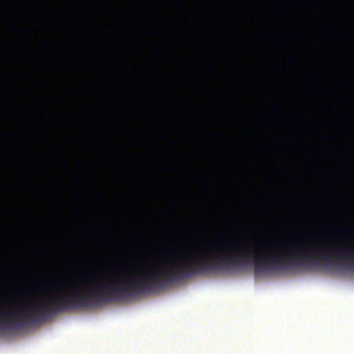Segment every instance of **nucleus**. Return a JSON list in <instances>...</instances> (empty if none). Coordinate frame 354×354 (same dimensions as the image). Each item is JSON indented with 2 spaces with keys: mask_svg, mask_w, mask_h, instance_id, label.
<instances>
[{
  "mask_svg": "<svg viewBox=\"0 0 354 354\" xmlns=\"http://www.w3.org/2000/svg\"><path fill=\"white\" fill-rule=\"evenodd\" d=\"M249 245L243 248L239 243L232 242V248L238 252H232L229 248L215 245L216 254L201 256L198 258L187 259L161 270L151 272H140L138 277H124L111 283L106 279L104 283L95 287L80 291L79 289L73 294L59 293L57 297H49L39 304L30 306H21L17 309L0 310V326L7 324H19L32 320L42 319L51 314L69 309H76L103 303L112 299L124 297L128 293L145 292L164 286L166 283L185 279L196 274L205 273L218 268L228 269L232 266L245 263L254 259L256 273H263L273 268V253H266L262 257L257 254V249L264 247L255 244V250H249ZM266 248L273 250V243H266ZM209 251L214 245L205 247ZM113 274H108L106 279H113Z\"/></svg>",
  "mask_w": 354,
  "mask_h": 354,
  "instance_id": "obj_1",
  "label": "nucleus"
},
{
  "mask_svg": "<svg viewBox=\"0 0 354 354\" xmlns=\"http://www.w3.org/2000/svg\"><path fill=\"white\" fill-rule=\"evenodd\" d=\"M193 251L195 254H203L202 250H198V249H194Z\"/></svg>",
  "mask_w": 354,
  "mask_h": 354,
  "instance_id": "obj_2",
  "label": "nucleus"
}]
</instances>
